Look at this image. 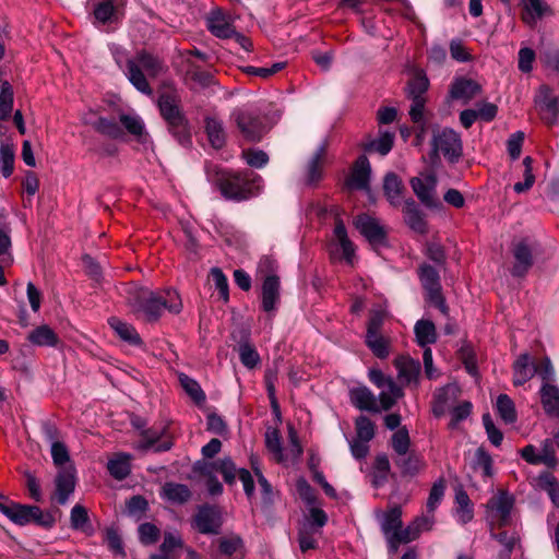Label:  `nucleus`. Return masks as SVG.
I'll return each mask as SVG.
<instances>
[{
	"mask_svg": "<svg viewBox=\"0 0 559 559\" xmlns=\"http://www.w3.org/2000/svg\"><path fill=\"white\" fill-rule=\"evenodd\" d=\"M394 365L399 371V379L405 384L417 382L420 373V364L407 356H400L394 360Z\"/></svg>",
	"mask_w": 559,
	"mask_h": 559,
	"instance_id": "393cba45",
	"label": "nucleus"
},
{
	"mask_svg": "<svg viewBox=\"0 0 559 559\" xmlns=\"http://www.w3.org/2000/svg\"><path fill=\"white\" fill-rule=\"evenodd\" d=\"M179 381L186 393L193 400L197 405L205 403L206 396L200 384L187 374L181 373Z\"/></svg>",
	"mask_w": 559,
	"mask_h": 559,
	"instance_id": "8fccbe9b",
	"label": "nucleus"
},
{
	"mask_svg": "<svg viewBox=\"0 0 559 559\" xmlns=\"http://www.w3.org/2000/svg\"><path fill=\"white\" fill-rule=\"evenodd\" d=\"M130 298L134 312H142L144 320L150 323L157 322L163 312L178 314L182 310V301L174 289L151 290L148 288H135Z\"/></svg>",
	"mask_w": 559,
	"mask_h": 559,
	"instance_id": "f03ea898",
	"label": "nucleus"
},
{
	"mask_svg": "<svg viewBox=\"0 0 559 559\" xmlns=\"http://www.w3.org/2000/svg\"><path fill=\"white\" fill-rule=\"evenodd\" d=\"M157 106L162 118H175L176 116L182 115L183 111L180 108V99L175 90L166 91L159 94Z\"/></svg>",
	"mask_w": 559,
	"mask_h": 559,
	"instance_id": "a878e982",
	"label": "nucleus"
},
{
	"mask_svg": "<svg viewBox=\"0 0 559 559\" xmlns=\"http://www.w3.org/2000/svg\"><path fill=\"white\" fill-rule=\"evenodd\" d=\"M490 536L504 546L506 550L500 554H508L509 557L513 551L515 545L520 542V536L516 533L509 535L506 531L496 532L498 528H489Z\"/></svg>",
	"mask_w": 559,
	"mask_h": 559,
	"instance_id": "4d7b16f0",
	"label": "nucleus"
},
{
	"mask_svg": "<svg viewBox=\"0 0 559 559\" xmlns=\"http://www.w3.org/2000/svg\"><path fill=\"white\" fill-rule=\"evenodd\" d=\"M355 226L373 248L386 246V230L378 219L367 214H360L355 218Z\"/></svg>",
	"mask_w": 559,
	"mask_h": 559,
	"instance_id": "ddd939ff",
	"label": "nucleus"
},
{
	"mask_svg": "<svg viewBox=\"0 0 559 559\" xmlns=\"http://www.w3.org/2000/svg\"><path fill=\"white\" fill-rule=\"evenodd\" d=\"M130 455L118 454L107 463L109 474L117 480L126 479L131 473Z\"/></svg>",
	"mask_w": 559,
	"mask_h": 559,
	"instance_id": "79ce46f5",
	"label": "nucleus"
},
{
	"mask_svg": "<svg viewBox=\"0 0 559 559\" xmlns=\"http://www.w3.org/2000/svg\"><path fill=\"white\" fill-rule=\"evenodd\" d=\"M193 522L201 534H218L222 525L218 511L209 504L199 508Z\"/></svg>",
	"mask_w": 559,
	"mask_h": 559,
	"instance_id": "f3484780",
	"label": "nucleus"
},
{
	"mask_svg": "<svg viewBox=\"0 0 559 559\" xmlns=\"http://www.w3.org/2000/svg\"><path fill=\"white\" fill-rule=\"evenodd\" d=\"M409 183L425 206L431 209L440 206V201L436 195L437 176L433 171L421 173L420 176L413 177Z\"/></svg>",
	"mask_w": 559,
	"mask_h": 559,
	"instance_id": "9d476101",
	"label": "nucleus"
},
{
	"mask_svg": "<svg viewBox=\"0 0 559 559\" xmlns=\"http://www.w3.org/2000/svg\"><path fill=\"white\" fill-rule=\"evenodd\" d=\"M418 537L419 534L416 525H412L411 523L405 528L401 526V528H399L396 533L392 535L388 544L390 546V549L395 552L397 551L399 546L401 544H407L409 542L415 540Z\"/></svg>",
	"mask_w": 559,
	"mask_h": 559,
	"instance_id": "c03bdc74",
	"label": "nucleus"
},
{
	"mask_svg": "<svg viewBox=\"0 0 559 559\" xmlns=\"http://www.w3.org/2000/svg\"><path fill=\"white\" fill-rule=\"evenodd\" d=\"M445 491V480L443 478H439L431 487L429 497L427 500V509L429 512H433L437 508V504L441 501Z\"/></svg>",
	"mask_w": 559,
	"mask_h": 559,
	"instance_id": "69168bd1",
	"label": "nucleus"
},
{
	"mask_svg": "<svg viewBox=\"0 0 559 559\" xmlns=\"http://www.w3.org/2000/svg\"><path fill=\"white\" fill-rule=\"evenodd\" d=\"M525 12L522 14V21L527 25H534L546 12L550 11L547 4L542 0H522Z\"/></svg>",
	"mask_w": 559,
	"mask_h": 559,
	"instance_id": "a19ab883",
	"label": "nucleus"
},
{
	"mask_svg": "<svg viewBox=\"0 0 559 559\" xmlns=\"http://www.w3.org/2000/svg\"><path fill=\"white\" fill-rule=\"evenodd\" d=\"M71 527L85 533L87 536L94 534V527L90 521L87 509L82 504H75L70 514Z\"/></svg>",
	"mask_w": 559,
	"mask_h": 559,
	"instance_id": "4c0bfd02",
	"label": "nucleus"
},
{
	"mask_svg": "<svg viewBox=\"0 0 559 559\" xmlns=\"http://www.w3.org/2000/svg\"><path fill=\"white\" fill-rule=\"evenodd\" d=\"M119 121L128 131V133L139 139L145 133L144 123L138 116L121 114L119 116Z\"/></svg>",
	"mask_w": 559,
	"mask_h": 559,
	"instance_id": "6e6d98bb",
	"label": "nucleus"
},
{
	"mask_svg": "<svg viewBox=\"0 0 559 559\" xmlns=\"http://www.w3.org/2000/svg\"><path fill=\"white\" fill-rule=\"evenodd\" d=\"M127 0H99L93 10L94 17L100 24L118 23L123 15Z\"/></svg>",
	"mask_w": 559,
	"mask_h": 559,
	"instance_id": "dca6fc26",
	"label": "nucleus"
},
{
	"mask_svg": "<svg viewBox=\"0 0 559 559\" xmlns=\"http://www.w3.org/2000/svg\"><path fill=\"white\" fill-rule=\"evenodd\" d=\"M0 512L17 525L35 523L39 526L49 528L55 524L53 515L49 512H43L37 506L20 503L4 504L0 502Z\"/></svg>",
	"mask_w": 559,
	"mask_h": 559,
	"instance_id": "423d86ee",
	"label": "nucleus"
},
{
	"mask_svg": "<svg viewBox=\"0 0 559 559\" xmlns=\"http://www.w3.org/2000/svg\"><path fill=\"white\" fill-rule=\"evenodd\" d=\"M280 277L275 274L265 276L262 283L261 308L265 312H273L280 302Z\"/></svg>",
	"mask_w": 559,
	"mask_h": 559,
	"instance_id": "6ab92c4d",
	"label": "nucleus"
},
{
	"mask_svg": "<svg viewBox=\"0 0 559 559\" xmlns=\"http://www.w3.org/2000/svg\"><path fill=\"white\" fill-rule=\"evenodd\" d=\"M535 376L534 365L531 364L528 354H522L513 364V384L523 385Z\"/></svg>",
	"mask_w": 559,
	"mask_h": 559,
	"instance_id": "473e14b6",
	"label": "nucleus"
},
{
	"mask_svg": "<svg viewBox=\"0 0 559 559\" xmlns=\"http://www.w3.org/2000/svg\"><path fill=\"white\" fill-rule=\"evenodd\" d=\"M394 134L390 132L381 133L379 139H368L360 143V147L365 153H378L381 156L386 155L393 147Z\"/></svg>",
	"mask_w": 559,
	"mask_h": 559,
	"instance_id": "c9c22d12",
	"label": "nucleus"
},
{
	"mask_svg": "<svg viewBox=\"0 0 559 559\" xmlns=\"http://www.w3.org/2000/svg\"><path fill=\"white\" fill-rule=\"evenodd\" d=\"M349 399L352 404L360 411L380 412L374 394L367 386L362 385L350 389Z\"/></svg>",
	"mask_w": 559,
	"mask_h": 559,
	"instance_id": "b1692460",
	"label": "nucleus"
},
{
	"mask_svg": "<svg viewBox=\"0 0 559 559\" xmlns=\"http://www.w3.org/2000/svg\"><path fill=\"white\" fill-rule=\"evenodd\" d=\"M540 399L546 414L559 417V389L552 384L544 383L540 390Z\"/></svg>",
	"mask_w": 559,
	"mask_h": 559,
	"instance_id": "72a5a7b5",
	"label": "nucleus"
},
{
	"mask_svg": "<svg viewBox=\"0 0 559 559\" xmlns=\"http://www.w3.org/2000/svg\"><path fill=\"white\" fill-rule=\"evenodd\" d=\"M403 214L404 222L412 230L420 235L428 233V225L425 219V215L412 198L404 202Z\"/></svg>",
	"mask_w": 559,
	"mask_h": 559,
	"instance_id": "aec40b11",
	"label": "nucleus"
},
{
	"mask_svg": "<svg viewBox=\"0 0 559 559\" xmlns=\"http://www.w3.org/2000/svg\"><path fill=\"white\" fill-rule=\"evenodd\" d=\"M385 318L386 312L384 310H371L367 322L365 343L379 359H385L390 355L391 341L382 334Z\"/></svg>",
	"mask_w": 559,
	"mask_h": 559,
	"instance_id": "0eeeda50",
	"label": "nucleus"
},
{
	"mask_svg": "<svg viewBox=\"0 0 559 559\" xmlns=\"http://www.w3.org/2000/svg\"><path fill=\"white\" fill-rule=\"evenodd\" d=\"M141 437L142 441L139 444V449L144 451L154 448L155 452H164L170 450L174 444L171 438L166 436V428L143 429Z\"/></svg>",
	"mask_w": 559,
	"mask_h": 559,
	"instance_id": "a211bd4d",
	"label": "nucleus"
},
{
	"mask_svg": "<svg viewBox=\"0 0 559 559\" xmlns=\"http://www.w3.org/2000/svg\"><path fill=\"white\" fill-rule=\"evenodd\" d=\"M414 332L416 342L420 347H426L437 342L436 326L430 320H418L415 324Z\"/></svg>",
	"mask_w": 559,
	"mask_h": 559,
	"instance_id": "58836bf2",
	"label": "nucleus"
},
{
	"mask_svg": "<svg viewBox=\"0 0 559 559\" xmlns=\"http://www.w3.org/2000/svg\"><path fill=\"white\" fill-rule=\"evenodd\" d=\"M285 67H286V62H276L267 68L266 67L258 68V67L248 66V67H245L242 69V71L248 75H255V76H260L262 79H267V78L274 75L275 73L282 71L283 69H285Z\"/></svg>",
	"mask_w": 559,
	"mask_h": 559,
	"instance_id": "680f3d73",
	"label": "nucleus"
},
{
	"mask_svg": "<svg viewBox=\"0 0 559 559\" xmlns=\"http://www.w3.org/2000/svg\"><path fill=\"white\" fill-rule=\"evenodd\" d=\"M134 61L147 73L150 78H157L166 71L164 61L159 57L144 49L136 52Z\"/></svg>",
	"mask_w": 559,
	"mask_h": 559,
	"instance_id": "bb28decb",
	"label": "nucleus"
},
{
	"mask_svg": "<svg viewBox=\"0 0 559 559\" xmlns=\"http://www.w3.org/2000/svg\"><path fill=\"white\" fill-rule=\"evenodd\" d=\"M14 92L8 81L0 84V120H8L13 108Z\"/></svg>",
	"mask_w": 559,
	"mask_h": 559,
	"instance_id": "09e8293b",
	"label": "nucleus"
},
{
	"mask_svg": "<svg viewBox=\"0 0 559 559\" xmlns=\"http://www.w3.org/2000/svg\"><path fill=\"white\" fill-rule=\"evenodd\" d=\"M485 519L489 528H502L512 525L514 497L507 490H498L486 503Z\"/></svg>",
	"mask_w": 559,
	"mask_h": 559,
	"instance_id": "39448f33",
	"label": "nucleus"
},
{
	"mask_svg": "<svg viewBox=\"0 0 559 559\" xmlns=\"http://www.w3.org/2000/svg\"><path fill=\"white\" fill-rule=\"evenodd\" d=\"M459 389L453 384L439 388L433 394L432 413L441 417L447 412L450 401L456 399Z\"/></svg>",
	"mask_w": 559,
	"mask_h": 559,
	"instance_id": "c85d7f7f",
	"label": "nucleus"
},
{
	"mask_svg": "<svg viewBox=\"0 0 559 559\" xmlns=\"http://www.w3.org/2000/svg\"><path fill=\"white\" fill-rule=\"evenodd\" d=\"M230 119L248 142L261 141L269 131L265 118L252 108H237L231 112Z\"/></svg>",
	"mask_w": 559,
	"mask_h": 559,
	"instance_id": "20e7f679",
	"label": "nucleus"
},
{
	"mask_svg": "<svg viewBox=\"0 0 559 559\" xmlns=\"http://www.w3.org/2000/svg\"><path fill=\"white\" fill-rule=\"evenodd\" d=\"M426 257L437 265L443 267L447 263L444 247L436 241H428L425 247Z\"/></svg>",
	"mask_w": 559,
	"mask_h": 559,
	"instance_id": "bf43d9fd",
	"label": "nucleus"
},
{
	"mask_svg": "<svg viewBox=\"0 0 559 559\" xmlns=\"http://www.w3.org/2000/svg\"><path fill=\"white\" fill-rule=\"evenodd\" d=\"M128 69V79L131 84L141 93L151 96L153 94V90L143 72V70L139 67V64L130 59L127 61Z\"/></svg>",
	"mask_w": 559,
	"mask_h": 559,
	"instance_id": "f704fd0d",
	"label": "nucleus"
},
{
	"mask_svg": "<svg viewBox=\"0 0 559 559\" xmlns=\"http://www.w3.org/2000/svg\"><path fill=\"white\" fill-rule=\"evenodd\" d=\"M168 132L182 145L188 146L191 144V129L189 120L186 115H179L175 118L165 119Z\"/></svg>",
	"mask_w": 559,
	"mask_h": 559,
	"instance_id": "5701e85b",
	"label": "nucleus"
},
{
	"mask_svg": "<svg viewBox=\"0 0 559 559\" xmlns=\"http://www.w3.org/2000/svg\"><path fill=\"white\" fill-rule=\"evenodd\" d=\"M481 92V86L472 79H456L450 86L449 97L451 99H462L468 103L472 98Z\"/></svg>",
	"mask_w": 559,
	"mask_h": 559,
	"instance_id": "412c9836",
	"label": "nucleus"
},
{
	"mask_svg": "<svg viewBox=\"0 0 559 559\" xmlns=\"http://www.w3.org/2000/svg\"><path fill=\"white\" fill-rule=\"evenodd\" d=\"M405 187L402 179L395 173H388L383 179V192L393 206L401 205V198Z\"/></svg>",
	"mask_w": 559,
	"mask_h": 559,
	"instance_id": "c756f323",
	"label": "nucleus"
},
{
	"mask_svg": "<svg viewBox=\"0 0 559 559\" xmlns=\"http://www.w3.org/2000/svg\"><path fill=\"white\" fill-rule=\"evenodd\" d=\"M214 468L222 474L226 484L231 485L235 483L237 468L231 459L225 457L219 460L214 464Z\"/></svg>",
	"mask_w": 559,
	"mask_h": 559,
	"instance_id": "e2e57ef3",
	"label": "nucleus"
},
{
	"mask_svg": "<svg viewBox=\"0 0 559 559\" xmlns=\"http://www.w3.org/2000/svg\"><path fill=\"white\" fill-rule=\"evenodd\" d=\"M391 445L396 454L395 466L402 477H414L425 469L426 463L421 454L411 451V438L408 430L403 427L392 435Z\"/></svg>",
	"mask_w": 559,
	"mask_h": 559,
	"instance_id": "7ed1b4c3",
	"label": "nucleus"
},
{
	"mask_svg": "<svg viewBox=\"0 0 559 559\" xmlns=\"http://www.w3.org/2000/svg\"><path fill=\"white\" fill-rule=\"evenodd\" d=\"M535 105L540 120L547 126L557 123L559 116V96H552V90L549 85L543 84L538 88L535 97Z\"/></svg>",
	"mask_w": 559,
	"mask_h": 559,
	"instance_id": "9b49d317",
	"label": "nucleus"
},
{
	"mask_svg": "<svg viewBox=\"0 0 559 559\" xmlns=\"http://www.w3.org/2000/svg\"><path fill=\"white\" fill-rule=\"evenodd\" d=\"M177 548H183V540L180 535L166 532L164 534V540L159 546L160 554L168 557H176L175 550Z\"/></svg>",
	"mask_w": 559,
	"mask_h": 559,
	"instance_id": "13d9d810",
	"label": "nucleus"
},
{
	"mask_svg": "<svg viewBox=\"0 0 559 559\" xmlns=\"http://www.w3.org/2000/svg\"><path fill=\"white\" fill-rule=\"evenodd\" d=\"M14 146L10 143H1L0 145V170L4 178H9L14 170Z\"/></svg>",
	"mask_w": 559,
	"mask_h": 559,
	"instance_id": "3c124183",
	"label": "nucleus"
},
{
	"mask_svg": "<svg viewBox=\"0 0 559 559\" xmlns=\"http://www.w3.org/2000/svg\"><path fill=\"white\" fill-rule=\"evenodd\" d=\"M355 429L358 439L362 441H370L376 433V426L370 418L360 415L355 420Z\"/></svg>",
	"mask_w": 559,
	"mask_h": 559,
	"instance_id": "864d4df0",
	"label": "nucleus"
},
{
	"mask_svg": "<svg viewBox=\"0 0 559 559\" xmlns=\"http://www.w3.org/2000/svg\"><path fill=\"white\" fill-rule=\"evenodd\" d=\"M93 128L100 134L111 139H120L123 135V130L114 119L100 117L93 123Z\"/></svg>",
	"mask_w": 559,
	"mask_h": 559,
	"instance_id": "603ef678",
	"label": "nucleus"
},
{
	"mask_svg": "<svg viewBox=\"0 0 559 559\" xmlns=\"http://www.w3.org/2000/svg\"><path fill=\"white\" fill-rule=\"evenodd\" d=\"M205 133L213 148L219 150L226 144V132L223 122L215 117H205Z\"/></svg>",
	"mask_w": 559,
	"mask_h": 559,
	"instance_id": "2f4dec72",
	"label": "nucleus"
},
{
	"mask_svg": "<svg viewBox=\"0 0 559 559\" xmlns=\"http://www.w3.org/2000/svg\"><path fill=\"white\" fill-rule=\"evenodd\" d=\"M265 445L273 453L276 462L283 461L282 438L278 429H267L265 433Z\"/></svg>",
	"mask_w": 559,
	"mask_h": 559,
	"instance_id": "5fc2aeb1",
	"label": "nucleus"
},
{
	"mask_svg": "<svg viewBox=\"0 0 559 559\" xmlns=\"http://www.w3.org/2000/svg\"><path fill=\"white\" fill-rule=\"evenodd\" d=\"M534 250L535 245L527 237L513 241L512 254L515 262L512 266L511 274L514 277H524L527 274L534 264Z\"/></svg>",
	"mask_w": 559,
	"mask_h": 559,
	"instance_id": "f8f14e48",
	"label": "nucleus"
},
{
	"mask_svg": "<svg viewBox=\"0 0 559 559\" xmlns=\"http://www.w3.org/2000/svg\"><path fill=\"white\" fill-rule=\"evenodd\" d=\"M240 361L243 366L252 369L260 361L259 354L250 344L246 343L239 347Z\"/></svg>",
	"mask_w": 559,
	"mask_h": 559,
	"instance_id": "774afa93",
	"label": "nucleus"
},
{
	"mask_svg": "<svg viewBox=\"0 0 559 559\" xmlns=\"http://www.w3.org/2000/svg\"><path fill=\"white\" fill-rule=\"evenodd\" d=\"M497 412L506 424H513L518 419L514 402L508 394H500L497 399Z\"/></svg>",
	"mask_w": 559,
	"mask_h": 559,
	"instance_id": "a18cd8bd",
	"label": "nucleus"
},
{
	"mask_svg": "<svg viewBox=\"0 0 559 559\" xmlns=\"http://www.w3.org/2000/svg\"><path fill=\"white\" fill-rule=\"evenodd\" d=\"M211 276L214 282L216 289L218 290L221 298L226 304L229 301V288L228 281L223 271L219 267H213L211 270Z\"/></svg>",
	"mask_w": 559,
	"mask_h": 559,
	"instance_id": "0e129e2a",
	"label": "nucleus"
},
{
	"mask_svg": "<svg viewBox=\"0 0 559 559\" xmlns=\"http://www.w3.org/2000/svg\"><path fill=\"white\" fill-rule=\"evenodd\" d=\"M160 495L167 501L176 504H183L192 497V492L187 485L173 481L163 485Z\"/></svg>",
	"mask_w": 559,
	"mask_h": 559,
	"instance_id": "cd10ccee",
	"label": "nucleus"
},
{
	"mask_svg": "<svg viewBox=\"0 0 559 559\" xmlns=\"http://www.w3.org/2000/svg\"><path fill=\"white\" fill-rule=\"evenodd\" d=\"M139 539L143 545H153L160 537V530L152 523H142L139 528Z\"/></svg>",
	"mask_w": 559,
	"mask_h": 559,
	"instance_id": "052dcab7",
	"label": "nucleus"
},
{
	"mask_svg": "<svg viewBox=\"0 0 559 559\" xmlns=\"http://www.w3.org/2000/svg\"><path fill=\"white\" fill-rule=\"evenodd\" d=\"M418 277L426 292L427 300L447 316L449 313V307L442 294L438 270L424 262L418 266Z\"/></svg>",
	"mask_w": 559,
	"mask_h": 559,
	"instance_id": "6e6552de",
	"label": "nucleus"
},
{
	"mask_svg": "<svg viewBox=\"0 0 559 559\" xmlns=\"http://www.w3.org/2000/svg\"><path fill=\"white\" fill-rule=\"evenodd\" d=\"M55 499L59 504H64L75 488V476L73 469L63 468L58 472L55 478Z\"/></svg>",
	"mask_w": 559,
	"mask_h": 559,
	"instance_id": "4be33fe9",
	"label": "nucleus"
},
{
	"mask_svg": "<svg viewBox=\"0 0 559 559\" xmlns=\"http://www.w3.org/2000/svg\"><path fill=\"white\" fill-rule=\"evenodd\" d=\"M483 424L489 441L493 445L499 447L503 440V433L495 426L489 413L483 415Z\"/></svg>",
	"mask_w": 559,
	"mask_h": 559,
	"instance_id": "338daca9",
	"label": "nucleus"
},
{
	"mask_svg": "<svg viewBox=\"0 0 559 559\" xmlns=\"http://www.w3.org/2000/svg\"><path fill=\"white\" fill-rule=\"evenodd\" d=\"M217 550L214 559H245V542L238 534L230 533L215 540Z\"/></svg>",
	"mask_w": 559,
	"mask_h": 559,
	"instance_id": "2eb2a0df",
	"label": "nucleus"
},
{
	"mask_svg": "<svg viewBox=\"0 0 559 559\" xmlns=\"http://www.w3.org/2000/svg\"><path fill=\"white\" fill-rule=\"evenodd\" d=\"M402 526V509L401 507H393L383 516L381 522V530L386 540Z\"/></svg>",
	"mask_w": 559,
	"mask_h": 559,
	"instance_id": "37998d69",
	"label": "nucleus"
},
{
	"mask_svg": "<svg viewBox=\"0 0 559 559\" xmlns=\"http://www.w3.org/2000/svg\"><path fill=\"white\" fill-rule=\"evenodd\" d=\"M429 85L430 83L427 75L423 71H416L406 84L405 95L411 100L426 99Z\"/></svg>",
	"mask_w": 559,
	"mask_h": 559,
	"instance_id": "7c9ffc66",
	"label": "nucleus"
},
{
	"mask_svg": "<svg viewBox=\"0 0 559 559\" xmlns=\"http://www.w3.org/2000/svg\"><path fill=\"white\" fill-rule=\"evenodd\" d=\"M432 145L431 158H438V152H441L450 164H455L463 155L461 136L452 129H443L435 135Z\"/></svg>",
	"mask_w": 559,
	"mask_h": 559,
	"instance_id": "1a4fd4ad",
	"label": "nucleus"
},
{
	"mask_svg": "<svg viewBox=\"0 0 559 559\" xmlns=\"http://www.w3.org/2000/svg\"><path fill=\"white\" fill-rule=\"evenodd\" d=\"M27 340L37 346H56L59 337L55 331L47 324L34 329L27 336Z\"/></svg>",
	"mask_w": 559,
	"mask_h": 559,
	"instance_id": "ea45409f",
	"label": "nucleus"
},
{
	"mask_svg": "<svg viewBox=\"0 0 559 559\" xmlns=\"http://www.w3.org/2000/svg\"><path fill=\"white\" fill-rule=\"evenodd\" d=\"M371 166L367 156L359 155L353 163L350 174L345 180L349 190L368 191L370 188Z\"/></svg>",
	"mask_w": 559,
	"mask_h": 559,
	"instance_id": "4468645a",
	"label": "nucleus"
},
{
	"mask_svg": "<svg viewBox=\"0 0 559 559\" xmlns=\"http://www.w3.org/2000/svg\"><path fill=\"white\" fill-rule=\"evenodd\" d=\"M108 324L124 342H128L131 345L142 344V340L133 325L123 322L116 317H111L108 320Z\"/></svg>",
	"mask_w": 559,
	"mask_h": 559,
	"instance_id": "e433bc0d",
	"label": "nucleus"
},
{
	"mask_svg": "<svg viewBox=\"0 0 559 559\" xmlns=\"http://www.w3.org/2000/svg\"><path fill=\"white\" fill-rule=\"evenodd\" d=\"M325 152L324 148H320L311 158L307 169V183L316 185L322 178L323 165H324Z\"/></svg>",
	"mask_w": 559,
	"mask_h": 559,
	"instance_id": "de8ad7c7",
	"label": "nucleus"
},
{
	"mask_svg": "<svg viewBox=\"0 0 559 559\" xmlns=\"http://www.w3.org/2000/svg\"><path fill=\"white\" fill-rule=\"evenodd\" d=\"M207 27L218 38H233L234 34H236L235 27L222 15H213L209 19Z\"/></svg>",
	"mask_w": 559,
	"mask_h": 559,
	"instance_id": "49530a36",
	"label": "nucleus"
},
{
	"mask_svg": "<svg viewBox=\"0 0 559 559\" xmlns=\"http://www.w3.org/2000/svg\"><path fill=\"white\" fill-rule=\"evenodd\" d=\"M206 175L222 197L229 201H247L259 195L262 189V178L251 170L234 171L210 165Z\"/></svg>",
	"mask_w": 559,
	"mask_h": 559,
	"instance_id": "f257e3e1",
	"label": "nucleus"
}]
</instances>
